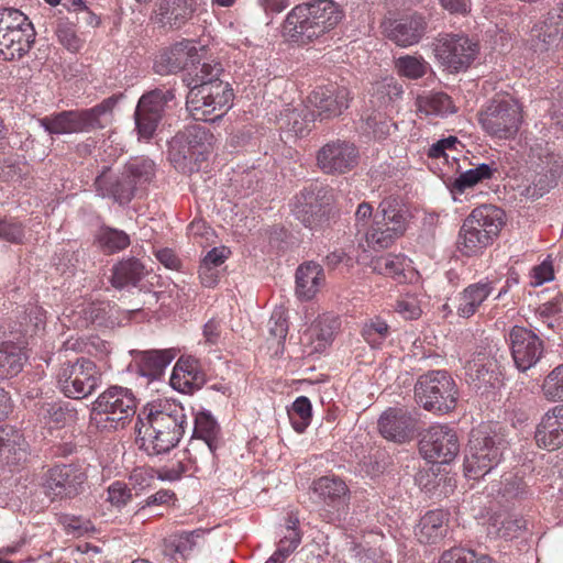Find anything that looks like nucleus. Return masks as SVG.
Listing matches in <instances>:
<instances>
[{
  "instance_id": "1",
  "label": "nucleus",
  "mask_w": 563,
  "mask_h": 563,
  "mask_svg": "<svg viewBox=\"0 0 563 563\" xmlns=\"http://www.w3.org/2000/svg\"><path fill=\"white\" fill-rule=\"evenodd\" d=\"M137 417L136 430L140 448L150 455L169 452L189 427L185 408L173 400L152 405Z\"/></svg>"
},
{
  "instance_id": "2",
  "label": "nucleus",
  "mask_w": 563,
  "mask_h": 563,
  "mask_svg": "<svg viewBox=\"0 0 563 563\" xmlns=\"http://www.w3.org/2000/svg\"><path fill=\"white\" fill-rule=\"evenodd\" d=\"M189 71L185 78L189 87L186 108L196 121H214L232 101L233 91L228 82L220 79L222 65L214 60L203 62Z\"/></svg>"
},
{
  "instance_id": "3",
  "label": "nucleus",
  "mask_w": 563,
  "mask_h": 563,
  "mask_svg": "<svg viewBox=\"0 0 563 563\" xmlns=\"http://www.w3.org/2000/svg\"><path fill=\"white\" fill-rule=\"evenodd\" d=\"M504 211L493 205L475 208L464 220L457 238V249L466 256L482 253L489 246L505 224Z\"/></svg>"
},
{
  "instance_id": "4",
  "label": "nucleus",
  "mask_w": 563,
  "mask_h": 563,
  "mask_svg": "<svg viewBox=\"0 0 563 563\" xmlns=\"http://www.w3.org/2000/svg\"><path fill=\"white\" fill-rule=\"evenodd\" d=\"M409 211L395 196L384 198L377 207L371 229L366 232L367 246L373 250L388 249L407 230Z\"/></svg>"
},
{
  "instance_id": "5",
  "label": "nucleus",
  "mask_w": 563,
  "mask_h": 563,
  "mask_svg": "<svg viewBox=\"0 0 563 563\" xmlns=\"http://www.w3.org/2000/svg\"><path fill=\"white\" fill-rule=\"evenodd\" d=\"M136 412L133 391L122 386H110L92 404L91 421L101 430L123 428Z\"/></svg>"
},
{
  "instance_id": "6",
  "label": "nucleus",
  "mask_w": 563,
  "mask_h": 563,
  "mask_svg": "<svg viewBox=\"0 0 563 563\" xmlns=\"http://www.w3.org/2000/svg\"><path fill=\"white\" fill-rule=\"evenodd\" d=\"M35 30L18 9H0V59L14 60L26 55L35 42Z\"/></svg>"
},
{
  "instance_id": "7",
  "label": "nucleus",
  "mask_w": 563,
  "mask_h": 563,
  "mask_svg": "<svg viewBox=\"0 0 563 563\" xmlns=\"http://www.w3.org/2000/svg\"><path fill=\"white\" fill-rule=\"evenodd\" d=\"M505 448L504 439L483 429L473 430L464 457L465 476L479 479L498 465Z\"/></svg>"
},
{
  "instance_id": "8",
  "label": "nucleus",
  "mask_w": 563,
  "mask_h": 563,
  "mask_svg": "<svg viewBox=\"0 0 563 563\" xmlns=\"http://www.w3.org/2000/svg\"><path fill=\"white\" fill-rule=\"evenodd\" d=\"M457 387L446 371H430L418 378L415 395L419 404L429 411L446 413L457 401Z\"/></svg>"
},
{
  "instance_id": "9",
  "label": "nucleus",
  "mask_w": 563,
  "mask_h": 563,
  "mask_svg": "<svg viewBox=\"0 0 563 563\" xmlns=\"http://www.w3.org/2000/svg\"><path fill=\"white\" fill-rule=\"evenodd\" d=\"M59 390L68 398L82 399L91 395L101 384V372L96 363L80 357L74 363H64L57 374Z\"/></svg>"
},
{
  "instance_id": "10",
  "label": "nucleus",
  "mask_w": 563,
  "mask_h": 563,
  "mask_svg": "<svg viewBox=\"0 0 563 563\" xmlns=\"http://www.w3.org/2000/svg\"><path fill=\"white\" fill-rule=\"evenodd\" d=\"M216 139L208 128L200 124L186 126L169 144V157L175 164L203 161L214 145Z\"/></svg>"
},
{
  "instance_id": "11",
  "label": "nucleus",
  "mask_w": 563,
  "mask_h": 563,
  "mask_svg": "<svg viewBox=\"0 0 563 563\" xmlns=\"http://www.w3.org/2000/svg\"><path fill=\"white\" fill-rule=\"evenodd\" d=\"M521 108L514 99H494L479 113L482 128L492 136L510 139L515 136L521 123Z\"/></svg>"
},
{
  "instance_id": "12",
  "label": "nucleus",
  "mask_w": 563,
  "mask_h": 563,
  "mask_svg": "<svg viewBox=\"0 0 563 563\" xmlns=\"http://www.w3.org/2000/svg\"><path fill=\"white\" fill-rule=\"evenodd\" d=\"M419 451L430 463L449 464L460 452L457 433L445 424L431 426L420 439Z\"/></svg>"
},
{
  "instance_id": "13",
  "label": "nucleus",
  "mask_w": 563,
  "mask_h": 563,
  "mask_svg": "<svg viewBox=\"0 0 563 563\" xmlns=\"http://www.w3.org/2000/svg\"><path fill=\"white\" fill-rule=\"evenodd\" d=\"M174 98L175 95L172 90L162 89L152 90L140 98L134 118L141 137L146 140L153 137L168 102Z\"/></svg>"
},
{
  "instance_id": "14",
  "label": "nucleus",
  "mask_w": 563,
  "mask_h": 563,
  "mask_svg": "<svg viewBox=\"0 0 563 563\" xmlns=\"http://www.w3.org/2000/svg\"><path fill=\"white\" fill-rule=\"evenodd\" d=\"M356 145L346 140H332L317 153L318 167L328 175H342L352 170L358 162Z\"/></svg>"
},
{
  "instance_id": "15",
  "label": "nucleus",
  "mask_w": 563,
  "mask_h": 563,
  "mask_svg": "<svg viewBox=\"0 0 563 563\" xmlns=\"http://www.w3.org/2000/svg\"><path fill=\"white\" fill-rule=\"evenodd\" d=\"M434 53L442 65L459 71L474 60L477 45L463 35L442 34L437 38Z\"/></svg>"
},
{
  "instance_id": "16",
  "label": "nucleus",
  "mask_w": 563,
  "mask_h": 563,
  "mask_svg": "<svg viewBox=\"0 0 563 563\" xmlns=\"http://www.w3.org/2000/svg\"><path fill=\"white\" fill-rule=\"evenodd\" d=\"M511 355L516 367L526 372L541 360L544 345L543 341L531 330L515 325L508 334Z\"/></svg>"
},
{
  "instance_id": "17",
  "label": "nucleus",
  "mask_w": 563,
  "mask_h": 563,
  "mask_svg": "<svg viewBox=\"0 0 563 563\" xmlns=\"http://www.w3.org/2000/svg\"><path fill=\"white\" fill-rule=\"evenodd\" d=\"M87 476L77 465H56L45 477V494L51 499L73 498L80 494Z\"/></svg>"
},
{
  "instance_id": "18",
  "label": "nucleus",
  "mask_w": 563,
  "mask_h": 563,
  "mask_svg": "<svg viewBox=\"0 0 563 563\" xmlns=\"http://www.w3.org/2000/svg\"><path fill=\"white\" fill-rule=\"evenodd\" d=\"M317 110V117L329 120L341 115L350 106L351 91L347 87L329 84L317 87L308 97Z\"/></svg>"
},
{
  "instance_id": "19",
  "label": "nucleus",
  "mask_w": 563,
  "mask_h": 563,
  "mask_svg": "<svg viewBox=\"0 0 563 563\" xmlns=\"http://www.w3.org/2000/svg\"><path fill=\"white\" fill-rule=\"evenodd\" d=\"M465 377L466 382L477 390L495 388L501 382V366L496 356L479 352L466 363Z\"/></svg>"
},
{
  "instance_id": "20",
  "label": "nucleus",
  "mask_w": 563,
  "mask_h": 563,
  "mask_svg": "<svg viewBox=\"0 0 563 563\" xmlns=\"http://www.w3.org/2000/svg\"><path fill=\"white\" fill-rule=\"evenodd\" d=\"M385 36L400 47L420 42L427 30V21L419 14L388 19L382 23Z\"/></svg>"
},
{
  "instance_id": "21",
  "label": "nucleus",
  "mask_w": 563,
  "mask_h": 563,
  "mask_svg": "<svg viewBox=\"0 0 563 563\" xmlns=\"http://www.w3.org/2000/svg\"><path fill=\"white\" fill-rule=\"evenodd\" d=\"M310 2L296 5L286 16L284 35L296 43H308L321 35L316 26Z\"/></svg>"
},
{
  "instance_id": "22",
  "label": "nucleus",
  "mask_w": 563,
  "mask_h": 563,
  "mask_svg": "<svg viewBox=\"0 0 563 563\" xmlns=\"http://www.w3.org/2000/svg\"><path fill=\"white\" fill-rule=\"evenodd\" d=\"M95 188L102 198H111L120 206L128 205L135 195V186L124 172L115 174L110 166H103L95 179Z\"/></svg>"
},
{
  "instance_id": "23",
  "label": "nucleus",
  "mask_w": 563,
  "mask_h": 563,
  "mask_svg": "<svg viewBox=\"0 0 563 563\" xmlns=\"http://www.w3.org/2000/svg\"><path fill=\"white\" fill-rule=\"evenodd\" d=\"M196 63H199L197 46L192 41L184 40L163 51L154 68L161 75L176 74Z\"/></svg>"
},
{
  "instance_id": "24",
  "label": "nucleus",
  "mask_w": 563,
  "mask_h": 563,
  "mask_svg": "<svg viewBox=\"0 0 563 563\" xmlns=\"http://www.w3.org/2000/svg\"><path fill=\"white\" fill-rule=\"evenodd\" d=\"M378 428L385 439L404 443L412 438L416 420L404 408H388L380 416Z\"/></svg>"
},
{
  "instance_id": "25",
  "label": "nucleus",
  "mask_w": 563,
  "mask_h": 563,
  "mask_svg": "<svg viewBox=\"0 0 563 563\" xmlns=\"http://www.w3.org/2000/svg\"><path fill=\"white\" fill-rule=\"evenodd\" d=\"M311 490L329 509L344 510L350 499V489L345 482L334 475L322 476L314 479Z\"/></svg>"
},
{
  "instance_id": "26",
  "label": "nucleus",
  "mask_w": 563,
  "mask_h": 563,
  "mask_svg": "<svg viewBox=\"0 0 563 563\" xmlns=\"http://www.w3.org/2000/svg\"><path fill=\"white\" fill-rule=\"evenodd\" d=\"M536 441L540 448L554 451L563 445V405L545 412L536 430Z\"/></svg>"
},
{
  "instance_id": "27",
  "label": "nucleus",
  "mask_w": 563,
  "mask_h": 563,
  "mask_svg": "<svg viewBox=\"0 0 563 563\" xmlns=\"http://www.w3.org/2000/svg\"><path fill=\"white\" fill-rule=\"evenodd\" d=\"M49 134H71L91 131L88 114L84 111H62L38 120Z\"/></svg>"
},
{
  "instance_id": "28",
  "label": "nucleus",
  "mask_w": 563,
  "mask_h": 563,
  "mask_svg": "<svg viewBox=\"0 0 563 563\" xmlns=\"http://www.w3.org/2000/svg\"><path fill=\"white\" fill-rule=\"evenodd\" d=\"M29 444L21 431L7 428L0 437V466L18 465L26 461Z\"/></svg>"
},
{
  "instance_id": "29",
  "label": "nucleus",
  "mask_w": 563,
  "mask_h": 563,
  "mask_svg": "<svg viewBox=\"0 0 563 563\" xmlns=\"http://www.w3.org/2000/svg\"><path fill=\"white\" fill-rule=\"evenodd\" d=\"M493 290V282L487 278L468 285L456 298V313L459 317L467 319L474 316Z\"/></svg>"
},
{
  "instance_id": "30",
  "label": "nucleus",
  "mask_w": 563,
  "mask_h": 563,
  "mask_svg": "<svg viewBox=\"0 0 563 563\" xmlns=\"http://www.w3.org/2000/svg\"><path fill=\"white\" fill-rule=\"evenodd\" d=\"M316 118V113L307 107L286 108L280 112L277 122L288 137H302L310 132Z\"/></svg>"
},
{
  "instance_id": "31",
  "label": "nucleus",
  "mask_w": 563,
  "mask_h": 563,
  "mask_svg": "<svg viewBox=\"0 0 563 563\" xmlns=\"http://www.w3.org/2000/svg\"><path fill=\"white\" fill-rule=\"evenodd\" d=\"M324 284V271L314 262L301 264L296 271V295L301 300L312 299Z\"/></svg>"
},
{
  "instance_id": "32",
  "label": "nucleus",
  "mask_w": 563,
  "mask_h": 563,
  "mask_svg": "<svg viewBox=\"0 0 563 563\" xmlns=\"http://www.w3.org/2000/svg\"><path fill=\"white\" fill-rule=\"evenodd\" d=\"M26 354L20 343L0 335V379L16 376L26 362Z\"/></svg>"
},
{
  "instance_id": "33",
  "label": "nucleus",
  "mask_w": 563,
  "mask_h": 563,
  "mask_svg": "<svg viewBox=\"0 0 563 563\" xmlns=\"http://www.w3.org/2000/svg\"><path fill=\"white\" fill-rule=\"evenodd\" d=\"M563 36V16L556 12H549L547 19L532 29L533 47L544 52L556 46Z\"/></svg>"
},
{
  "instance_id": "34",
  "label": "nucleus",
  "mask_w": 563,
  "mask_h": 563,
  "mask_svg": "<svg viewBox=\"0 0 563 563\" xmlns=\"http://www.w3.org/2000/svg\"><path fill=\"white\" fill-rule=\"evenodd\" d=\"M194 421L191 449L196 450L202 444L207 448L208 455L212 456L219 446L220 428L217 421L210 413L206 412H199Z\"/></svg>"
},
{
  "instance_id": "35",
  "label": "nucleus",
  "mask_w": 563,
  "mask_h": 563,
  "mask_svg": "<svg viewBox=\"0 0 563 563\" xmlns=\"http://www.w3.org/2000/svg\"><path fill=\"white\" fill-rule=\"evenodd\" d=\"M292 212L305 227L314 228L322 222L327 210L320 202L319 194L303 191L296 197Z\"/></svg>"
},
{
  "instance_id": "36",
  "label": "nucleus",
  "mask_w": 563,
  "mask_h": 563,
  "mask_svg": "<svg viewBox=\"0 0 563 563\" xmlns=\"http://www.w3.org/2000/svg\"><path fill=\"white\" fill-rule=\"evenodd\" d=\"M448 531V515L440 509L428 511L416 527L415 534L420 543L434 544Z\"/></svg>"
},
{
  "instance_id": "37",
  "label": "nucleus",
  "mask_w": 563,
  "mask_h": 563,
  "mask_svg": "<svg viewBox=\"0 0 563 563\" xmlns=\"http://www.w3.org/2000/svg\"><path fill=\"white\" fill-rule=\"evenodd\" d=\"M37 416L49 428H63L77 420V410L69 402L44 401L37 408Z\"/></svg>"
},
{
  "instance_id": "38",
  "label": "nucleus",
  "mask_w": 563,
  "mask_h": 563,
  "mask_svg": "<svg viewBox=\"0 0 563 563\" xmlns=\"http://www.w3.org/2000/svg\"><path fill=\"white\" fill-rule=\"evenodd\" d=\"M194 11L192 0H159L157 15L164 25L178 29L191 18Z\"/></svg>"
},
{
  "instance_id": "39",
  "label": "nucleus",
  "mask_w": 563,
  "mask_h": 563,
  "mask_svg": "<svg viewBox=\"0 0 563 563\" xmlns=\"http://www.w3.org/2000/svg\"><path fill=\"white\" fill-rule=\"evenodd\" d=\"M175 355L173 350L142 352L137 361V371L144 377L156 379L163 375L165 368L175 358Z\"/></svg>"
},
{
  "instance_id": "40",
  "label": "nucleus",
  "mask_w": 563,
  "mask_h": 563,
  "mask_svg": "<svg viewBox=\"0 0 563 563\" xmlns=\"http://www.w3.org/2000/svg\"><path fill=\"white\" fill-rule=\"evenodd\" d=\"M402 92L401 86H399L394 78H385L382 81L375 82L371 96L373 110L390 113Z\"/></svg>"
},
{
  "instance_id": "41",
  "label": "nucleus",
  "mask_w": 563,
  "mask_h": 563,
  "mask_svg": "<svg viewBox=\"0 0 563 563\" xmlns=\"http://www.w3.org/2000/svg\"><path fill=\"white\" fill-rule=\"evenodd\" d=\"M145 275V266L140 260L129 257L117 263L112 268L111 284L121 289L126 286H135Z\"/></svg>"
},
{
  "instance_id": "42",
  "label": "nucleus",
  "mask_w": 563,
  "mask_h": 563,
  "mask_svg": "<svg viewBox=\"0 0 563 563\" xmlns=\"http://www.w3.org/2000/svg\"><path fill=\"white\" fill-rule=\"evenodd\" d=\"M316 26L321 35L334 29L341 21L343 13L339 5L332 0H314L310 2Z\"/></svg>"
},
{
  "instance_id": "43",
  "label": "nucleus",
  "mask_w": 563,
  "mask_h": 563,
  "mask_svg": "<svg viewBox=\"0 0 563 563\" xmlns=\"http://www.w3.org/2000/svg\"><path fill=\"white\" fill-rule=\"evenodd\" d=\"M416 104L418 111L426 115L444 117L456 112V108L451 99L444 92H428L417 97Z\"/></svg>"
},
{
  "instance_id": "44",
  "label": "nucleus",
  "mask_w": 563,
  "mask_h": 563,
  "mask_svg": "<svg viewBox=\"0 0 563 563\" xmlns=\"http://www.w3.org/2000/svg\"><path fill=\"white\" fill-rule=\"evenodd\" d=\"M203 534L205 530L201 529L172 534L164 540L163 553L169 556L180 554L186 558L198 545V540Z\"/></svg>"
},
{
  "instance_id": "45",
  "label": "nucleus",
  "mask_w": 563,
  "mask_h": 563,
  "mask_svg": "<svg viewBox=\"0 0 563 563\" xmlns=\"http://www.w3.org/2000/svg\"><path fill=\"white\" fill-rule=\"evenodd\" d=\"M369 265L377 274L393 277L399 282L405 278L404 272L408 266L404 256L393 254L375 257Z\"/></svg>"
},
{
  "instance_id": "46",
  "label": "nucleus",
  "mask_w": 563,
  "mask_h": 563,
  "mask_svg": "<svg viewBox=\"0 0 563 563\" xmlns=\"http://www.w3.org/2000/svg\"><path fill=\"white\" fill-rule=\"evenodd\" d=\"M493 176V168L485 163L477 165L464 173H461L451 184L450 189L453 194H463L466 189L474 187L484 179Z\"/></svg>"
},
{
  "instance_id": "47",
  "label": "nucleus",
  "mask_w": 563,
  "mask_h": 563,
  "mask_svg": "<svg viewBox=\"0 0 563 563\" xmlns=\"http://www.w3.org/2000/svg\"><path fill=\"white\" fill-rule=\"evenodd\" d=\"M123 172L136 190L139 186L152 180L155 175V165L148 158L136 157L125 164Z\"/></svg>"
},
{
  "instance_id": "48",
  "label": "nucleus",
  "mask_w": 563,
  "mask_h": 563,
  "mask_svg": "<svg viewBox=\"0 0 563 563\" xmlns=\"http://www.w3.org/2000/svg\"><path fill=\"white\" fill-rule=\"evenodd\" d=\"M394 126L395 124L389 118V112L373 110L364 119L365 132L372 134L375 139H385Z\"/></svg>"
},
{
  "instance_id": "49",
  "label": "nucleus",
  "mask_w": 563,
  "mask_h": 563,
  "mask_svg": "<svg viewBox=\"0 0 563 563\" xmlns=\"http://www.w3.org/2000/svg\"><path fill=\"white\" fill-rule=\"evenodd\" d=\"M98 242L109 253L119 252L130 245V236L122 230L109 227L101 228L98 234Z\"/></svg>"
},
{
  "instance_id": "50",
  "label": "nucleus",
  "mask_w": 563,
  "mask_h": 563,
  "mask_svg": "<svg viewBox=\"0 0 563 563\" xmlns=\"http://www.w3.org/2000/svg\"><path fill=\"white\" fill-rule=\"evenodd\" d=\"M289 419L297 432H303L311 420V402L305 397H298L288 411Z\"/></svg>"
},
{
  "instance_id": "51",
  "label": "nucleus",
  "mask_w": 563,
  "mask_h": 563,
  "mask_svg": "<svg viewBox=\"0 0 563 563\" xmlns=\"http://www.w3.org/2000/svg\"><path fill=\"white\" fill-rule=\"evenodd\" d=\"M542 394L550 401L563 400V364L554 367L544 378Z\"/></svg>"
},
{
  "instance_id": "52",
  "label": "nucleus",
  "mask_w": 563,
  "mask_h": 563,
  "mask_svg": "<svg viewBox=\"0 0 563 563\" xmlns=\"http://www.w3.org/2000/svg\"><path fill=\"white\" fill-rule=\"evenodd\" d=\"M55 34L60 45L71 53H76L82 47L84 41L77 35L75 23L71 21L59 20Z\"/></svg>"
},
{
  "instance_id": "53",
  "label": "nucleus",
  "mask_w": 563,
  "mask_h": 563,
  "mask_svg": "<svg viewBox=\"0 0 563 563\" xmlns=\"http://www.w3.org/2000/svg\"><path fill=\"white\" fill-rule=\"evenodd\" d=\"M396 68L399 75L418 79L427 74L429 65L422 57L406 55L396 60Z\"/></svg>"
},
{
  "instance_id": "54",
  "label": "nucleus",
  "mask_w": 563,
  "mask_h": 563,
  "mask_svg": "<svg viewBox=\"0 0 563 563\" xmlns=\"http://www.w3.org/2000/svg\"><path fill=\"white\" fill-rule=\"evenodd\" d=\"M439 563H494L486 554H477L473 550L452 548L445 551Z\"/></svg>"
},
{
  "instance_id": "55",
  "label": "nucleus",
  "mask_w": 563,
  "mask_h": 563,
  "mask_svg": "<svg viewBox=\"0 0 563 563\" xmlns=\"http://www.w3.org/2000/svg\"><path fill=\"white\" fill-rule=\"evenodd\" d=\"M388 333V324L379 318L373 319L368 323H365L362 329L363 339L372 347H379L386 340Z\"/></svg>"
},
{
  "instance_id": "56",
  "label": "nucleus",
  "mask_w": 563,
  "mask_h": 563,
  "mask_svg": "<svg viewBox=\"0 0 563 563\" xmlns=\"http://www.w3.org/2000/svg\"><path fill=\"white\" fill-rule=\"evenodd\" d=\"M334 323L335 320L324 318L311 325L309 332L310 338H316L317 340L316 350L324 349L333 340Z\"/></svg>"
},
{
  "instance_id": "57",
  "label": "nucleus",
  "mask_w": 563,
  "mask_h": 563,
  "mask_svg": "<svg viewBox=\"0 0 563 563\" xmlns=\"http://www.w3.org/2000/svg\"><path fill=\"white\" fill-rule=\"evenodd\" d=\"M175 498V494L172 490L161 489L155 494L148 496L145 501L134 512L133 518L136 520L145 521L147 517L146 510L153 506L167 505Z\"/></svg>"
},
{
  "instance_id": "58",
  "label": "nucleus",
  "mask_w": 563,
  "mask_h": 563,
  "mask_svg": "<svg viewBox=\"0 0 563 563\" xmlns=\"http://www.w3.org/2000/svg\"><path fill=\"white\" fill-rule=\"evenodd\" d=\"M195 371L194 366L188 364V362L178 361L170 376L172 386L175 389L184 390L195 379Z\"/></svg>"
},
{
  "instance_id": "59",
  "label": "nucleus",
  "mask_w": 563,
  "mask_h": 563,
  "mask_svg": "<svg viewBox=\"0 0 563 563\" xmlns=\"http://www.w3.org/2000/svg\"><path fill=\"white\" fill-rule=\"evenodd\" d=\"M132 499L131 489L122 482H114L108 487L107 500L114 507H124Z\"/></svg>"
},
{
  "instance_id": "60",
  "label": "nucleus",
  "mask_w": 563,
  "mask_h": 563,
  "mask_svg": "<svg viewBox=\"0 0 563 563\" xmlns=\"http://www.w3.org/2000/svg\"><path fill=\"white\" fill-rule=\"evenodd\" d=\"M395 310L407 320H415L421 316V308L413 296H405L397 299Z\"/></svg>"
},
{
  "instance_id": "61",
  "label": "nucleus",
  "mask_w": 563,
  "mask_h": 563,
  "mask_svg": "<svg viewBox=\"0 0 563 563\" xmlns=\"http://www.w3.org/2000/svg\"><path fill=\"white\" fill-rule=\"evenodd\" d=\"M268 324L269 332L274 338L285 340L288 332V324L284 308L279 307L274 310Z\"/></svg>"
},
{
  "instance_id": "62",
  "label": "nucleus",
  "mask_w": 563,
  "mask_h": 563,
  "mask_svg": "<svg viewBox=\"0 0 563 563\" xmlns=\"http://www.w3.org/2000/svg\"><path fill=\"white\" fill-rule=\"evenodd\" d=\"M24 236V231L19 222L0 219V239L10 243H20Z\"/></svg>"
},
{
  "instance_id": "63",
  "label": "nucleus",
  "mask_w": 563,
  "mask_h": 563,
  "mask_svg": "<svg viewBox=\"0 0 563 563\" xmlns=\"http://www.w3.org/2000/svg\"><path fill=\"white\" fill-rule=\"evenodd\" d=\"M301 542L300 531H290L285 533L280 539L275 553L280 556L284 561L298 548Z\"/></svg>"
},
{
  "instance_id": "64",
  "label": "nucleus",
  "mask_w": 563,
  "mask_h": 563,
  "mask_svg": "<svg viewBox=\"0 0 563 563\" xmlns=\"http://www.w3.org/2000/svg\"><path fill=\"white\" fill-rule=\"evenodd\" d=\"M526 528V520L522 518L506 517L500 521L497 534L504 539H512Z\"/></svg>"
}]
</instances>
